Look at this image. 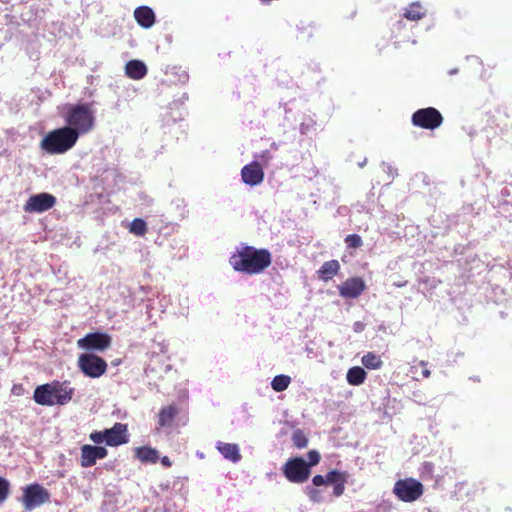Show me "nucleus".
<instances>
[{
    "label": "nucleus",
    "mask_w": 512,
    "mask_h": 512,
    "mask_svg": "<svg viewBox=\"0 0 512 512\" xmlns=\"http://www.w3.org/2000/svg\"><path fill=\"white\" fill-rule=\"evenodd\" d=\"M230 264L236 271L258 274L271 264V255L265 249L244 246L230 257Z\"/></svg>",
    "instance_id": "1"
},
{
    "label": "nucleus",
    "mask_w": 512,
    "mask_h": 512,
    "mask_svg": "<svg viewBox=\"0 0 512 512\" xmlns=\"http://www.w3.org/2000/svg\"><path fill=\"white\" fill-rule=\"evenodd\" d=\"M66 128L73 130L77 138L93 130L95 126V110L92 103L70 104L63 115Z\"/></svg>",
    "instance_id": "2"
},
{
    "label": "nucleus",
    "mask_w": 512,
    "mask_h": 512,
    "mask_svg": "<svg viewBox=\"0 0 512 512\" xmlns=\"http://www.w3.org/2000/svg\"><path fill=\"white\" fill-rule=\"evenodd\" d=\"M74 389L66 382H52L38 386L34 391V401L43 406L65 405L73 396Z\"/></svg>",
    "instance_id": "3"
},
{
    "label": "nucleus",
    "mask_w": 512,
    "mask_h": 512,
    "mask_svg": "<svg viewBox=\"0 0 512 512\" xmlns=\"http://www.w3.org/2000/svg\"><path fill=\"white\" fill-rule=\"evenodd\" d=\"M77 134L65 126L48 132L40 142V148L50 155L64 154L77 143Z\"/></svg>",
    "instance_id": "4"
},
{
    "label": "nucleus",
    "mask_w": 512,
    "mask_h": 512,
    "mask_svg": "<svg viewBox=\"0 0 512 512\" xmlns=\"http://www.w3.org/2000/svg\"><path fill=\"white\" fill-rule=\"evenodd\" d=\"M393 493L403 502H414L423 495L424 487L414 478H405L395 482Z\"/></svg>",
    "instance_id": "5"
},
{
    "label": "nucleus",
    "mask_w": 512,
    "mask_h": 512,
    "mask_svg": "<svg viewBox=\"0 0 512 512\" xmlns=\"http://www.w3.org/2000/svg\"><path fill=\"white\" fill-rule=\"evenodd\" d=\"M443 120L440 111L434 107L418 109L411 116V122L414 126L426 130H434L440 127Z\"/></svg>",
    "instance_id": "6"
},
{
    "label": "nucleus",
    "mask_w": 512,
    "mask_h": 512,
    "mask_svg": "<svg viewBox=\"0 0 512 512\" xmlns=\"http://www.w3.org/2000/svg\"><path fill=\"white\" fill-rule=\"evenodd\" d=\"M50 494L47 489L39 484H31L24 488L22 503L27 511H31L48 502Z\"/></svg>",
    "instance_id": "7"
},
{
    "label": "nucleus",
    "mask_w": 512,
    "mask_h": 512,
    "mask_svg": "<svg viewBox=\"0 0 512 512\" xmlns=\"http://www.w3.org/2000/svg\"><path fill=\"white\" fill-rule=\"evenodd\" d=\"M283 473L290 482L303 483L310 476V465L302 458H293L285 463Z\"/></svg>",
    "instance_id": "8"
},
{
    "label": "nucleus",
    "mask_w": 512,
    "mask_h": 512,
    "mask_svg": "<svg viewBox=\"0 0 512 512\" xmlns=\"http://www.w3.org/2000/svg\"><path fill=\"white\" fill-rule=\"evenodd\" d=\"M78 366L86 376L91 378L102 376L107 369V363L101 357L94 354L80 355Z\"/></svg>",
    "instance_id": "9"
},
{
    "label": "nucleus",
    "mask_w": 512,
    "mask_h": 512,
    "mask_svg": "<svg viewBox=\"0 0 512 512\" xmlns=\"http://www.w3.org/2000/svg\"><path fill=\"white\" fill-rule=\"evenodd\" d=\"M56 203V198L49 193H38L30 196L24 204V211L28 213H43L51 209Z\"/></svg>",
    "instance_id": "10"
},
{
    "label": "nucleus",
    "mask_w": 512,
    "mask_h": 512,
    "mask_svg": "<svg viewBox=\"0 0 512 512\" xmlns=\"http://www.w3.org/2000/svg\"><path fill=\"white\" fill-rule=\"evenodd\" d=\"M312 483L314 486H333V494L338 497L344 492V483L345 477L342 473L338 471H330L325 477L322 475H316L312 479Z\"/></svg>",
    "instance_id": "11"
},
{
    "label": "nucleus",
    "mask_w": 512,
    "mask_h": 512,
    "mask_svg": "<svg viewBox=\"0 0 512 512\" xmlns=\"http://www.w3.org/2000/svg\"><path fill=\"white\" fill-rule=\"evenodd\" d=\"M77 344L78 347L82 349H95L102 351L110 346L111 338L106 333H89L85 337L79 339Z\"/></svg>",
    "instance_id": "12"
},
{
    "label": "nucleus",
    "mask_w": 512,
    "mask_h": 512,
    "mask_svg": "<svg viewBox=\"0 0 512 512\" xmlns=\"http://www.w3.org/2000/svg\"><path fill=\"white\" fill-rule=\"evenodd\" d=\"M242 181L249 186H257L264 180V171L261 164L257 161H253L250 164L245 165L241 169Z\"/></svg>",
    "instance_id": "13"
},
{
    "label": "nucleus",
    "mask_w": 512,
    "mask_h": 512,
    "mask_svg": "<svg viewBox=\"0 0 512 512\" xmlns=\"http://www.w3.org/2000/svg\"><path fill=\"white\" fill-rule=\"evenodd\" d=\"M107 449L101 446L83 445L81 447V466L91 467L97 460L107 456Z\"/></svg>",
    "instance_id": "14"
},
{
    "label": "nucleus",
    "mask_w": 512,
    "mask_h": 512,
    "mask_svg": "<svg viewBox=\"0 0 512 512\" xmlns=\"http://www.w3.org/2000/svg\"><path fill=\"white\" fill-rule=\"evenodd\" d=\"M108 446H119L129 441L127 425L115 423L110 429H105Z\"/></svg>",
    "instance_id": "15"
},
{
    "label": "nucleus",
    "mask_w": 512,
    "mask_h": 512,
    "mask_svg": "<svg viewBox=\"0 0 512 512\" xmlns=\"http://www.w3.org/2000/svg\"><path fill=\"white\" fill-rule=\"evenodd\" d=\"M216 449L226 460L232 463H238L241 460L239 446L235 443L218 441L216 443Z\"/></svg>",
    "instance_id": "16"
},
{
    "label": "nucleus",
    "mask_w": 512,
    "mask_h": 512,
    "mask_svg": "<svg viewBox=\"0 0 512 512\" xmlns=\"http://www.w3.org/2000/svg\"><path fill=\"white\" fill-rule=\"evenodd\" d=\"M134 18L143 28H150L155 23L154 11L148 6L137 7L134 11Z\"/></svg>",
    "instance_id": "17"
},
{
    "label": "nucleus",
    "mask_w": 512,
    "mask_h": 512,
    "mask_svg": "<svg viewBox=\"0 0 512 512\" xmlns=\"http://www.w3.org/2000/svg\"><path fill=\"white\" fill-rule=\"evenodd\" d=\"M126 75L134 80H140L147 74L146 65L140 60H131L125 65Z\"/></svg>",
    "instance_id": "18"
},
{
    "label": "nucleus",
    "mask_w": 512,
    "mask_h": 512,
    "mask_svg": "<svg viewBox=\"0 0 512 512\" xmlns=\"http://www.w3.org/2000/svg\"><path fill=\"white\" fill-rule=\"evenodd\" d=\"M136 457L144 463H156L159 459V454L154 448L140 447L136 449Z\"/></svg>",
    "instance_id": "19"
},
{
    "label": "nucleus",
    "mask_w": 512,
    "mask_h": 512,
    "mask_svg": "<svg viewBox=\"0 0 512 512\" xmlns=\"http://www.w3.org/2000/svg\"><path fill=\"white\" fill-rule=\"evenodd\" d=\"M338 270H339L338 261H336V260L327 261L319 269V271H318L319 277L322 280L327 281V280L331 279L337 273Z\"/></svg>",
    "instance_id": "20"
},
{
    "label": "nucleus",
    "mask_w": 512,
    "mask_h": 512,
    "mask_svg": "<svg viewBox=\"0 0 512 512\" xmlns=\"http://www.w3.org/2000/svg\"><path fill=\"white\" fill-rule=\"evenodd\" d=\"M365 368L370 370H377L383 366V361L379 355L374 352H368L361 359Z\"/></svg>",
    "instance_id": "21"
},
{
    "label": "nucleus",
    "mask_w": 512,
    "mask_h": 512,
    "mask_svg": "<svg viewBox=\"0 0 512 512\" xmlns=\"http://www.w3.org/2000/svg\"><path fill=\"white\" fill-rule=\"evenodd\" d=\"M176 412V408L172 405L164 407L159 413V426L166 427L171 425Z\"/></svg>",
    "instance_id": "22"
},
{
    "label": "nucleus",
    "mask_w": 512,
    "mask_h": 512,
    "mask_svg": "<svg viewBox=\"0 0 512 512\" xmlns=\"http://www.w3.org/2000/svg\"><path fill=\"white\" fill-rule=\"evenodd\" d=\"M291 383V377L288 375L280 374L273 378L271 381V387L276 392H282L286 390Z\"/></svg>",
    "instance_id": "23"
},
{
    "label": "nucleus",
    "mask_w": 512,
    "mask_h": 512,
    "mask_svg": "<svg viewBox=\"0 0 512 512\" xmlns=\"http://www.w3.org/2000/svg\"><path fill=\"white\" fill-rule=\"evenodd\" d=\"M424 15L425 12L419 3H412L404 13L405 18L412 21L420 20Z\"/></svg>",
    "instance_id": "24"
},
{
    "label": "nucleus",
    "mask_w": 512,
    "mask_h": 512,
    "mask_svg": "<svg viewBox=\"0 0 512 512\" xmlns=\"http://www.w3.org/2000/svg\"><path fill=\"white\" fill-rule=\"evenodd\" d=\"M129 231L137 236H143L147 231L146 222L141 218H135L130 223Z\"/></svg>",
    "instance_id": "25"
},
{
    "label": "nucleus",
    "mask_w": 512,
    "mask_h": 512,
    "mask_svg": "<svg viewBox=\"0 0 512 512\" xmlns=\"http://www.w3.org/2000/svg\"><path fill=\"white\" fill-rule=\"evenodd\" d=\"M293 444L297 448H304L307 446L308 440L301 430H296L292 436Z\"/></svg>",
    "instance_id": "26"
},
{
    "label": "nucleus",
    "mask_w": 512,
    "mask_h": 512,
    "mask_svg": "<svg viewBox=\"0 0 512 512\" xmlns=\"http://www.w3.org/2000/svg\"><path fill=\"white\" fill-rule=\"evenodd\" d=\"M367 373L360 366H354V386L362 384L366 379Z\"/></svg>",
    "instance_id": "27"
},
{
    "label": "nucleus",
    "mask_w": 512,
    "mask_h": 512,
    "mask_svg": "<svg viewBox=\"0 0 512 512\" xmlns=\"http://www.w3.org/2000/svg\"><path fill=\"white\" fill-rule=\"evenodd\" d=\"M10 484L9 482L3 478L0 477V504L3 503L9 494Z\"/></svg>",
    "instance_id": "28"
},
{
    "label": "nucleus",
    "mask_w": 512,
    "mask_h": 512,
    "mask_svg": "<svg viewBox=\"0 0 512 512\" xmlns=\"http://www.w3.org/2000/svg\"><path fill=\"white\" fill-rule=\"evenodd\" d=\"M90 440L96 444L106 443L107 444V435L106 430L103 431H94L89 436Z\"/></svg>",
    "instance_id": "29"
},
{
    "label": "nucleus",
    "mask_w": 512,
    "mask_h": 512,
    "mask_svg": "<svg viewBox=\"0 0 512 512\" xmlns=\"http://www.w3.org/2000/svg\"><path fill=\"white\" fill-rule=\"evenodd\" d=\"M307 493L309 495V498L311 501L313 502H322L324 501V497L322 495V491L319 490V489H316V488H310V487H307Z\"/></svg>",
    "instance_id": "30"
},
{
    "label": "nucleus",
    "mask_w": 512,
    "mask_h": 512,
    "mask_svg": "<svg viewBox=\"0 0 512 512\" xmlns=\"http://www.w3.org/2000/svg\"><path fill=\"white\" fill-rule=\"evenodd\" d=\"M365 289L366 285L363 279L354 277V298L358 297Z\"/></svg>",
    "instance_id": "31"
},
{
    "label": "nucleus",
    "mask_w": 512,
    "mask_h": 512,
    "mask_svg": "<svg viewBox=\"0 0 512 512\" xmlns=\"http://www.w3.org/2000/svg\"><path fill=\"white\" fill-rule=\"evenodd\" d=\"M255 157L259 160L258 162L260 164H264V165L268 164L273 158V156L269 150L262 151L261 153L257 154Z\"/></svg>",
    "instance_id": "32"
},
{
    "label": "nucleus",
    "mask_w": 512,
    "mask_h": 512,
    "mask_svg": "<svg viewBox=\"0 0 512 512\" xmlns=\"http://www.w3.org/2000/svg\"><path fill=\"white\" fill-rule=\"evenodd\" d=\"M340 293L344 297H352V281L346 280L344 285L340 288Z\"/></svg>",
    "instance_id": "33"
},
{
    "label": "nucleus",
    "mask_w": 512,
    "mask_h": 512,
    "mask_svg": "<svg viewBox=\"0 0 512 512\" xmlns=\"http://www.w3.org/2000/svg\"><path fill=\"white\" fill-rule=\"evenodd\" d=\"M308 459H309V462H307V464L310 465V467H311L313 465H316L319 462L320 455L317 451L311 450L308 453Z\"/></svg>",
    "instance_id": "34"
},
{
    "label": "nucleus",
    "mask_w": 512,
    "mask_h": 512,
    "mask_svg": "<svg viewBox=\"0 0 512 512\" xmlns=\"http://www.w3.org/2000/svg\"><path fill=\"white\" fill-rule=\"evenodd\" d=\"M362 245V239L360 236L354 234V249Z\"/></svg>",
    "instance_id": "35"
},
{
    "label": "nucleus",
    "mask_w": 512,
    "mask_h": 512,
    "mask_svg": "<svg viewBox=\"0 0 512 512\" xmlns=\"http://www.w3.org/2000/svg\"><path fill=\"white\" fill-rule=\"evenodd\" d=\"M364 329V324L361 323V322H356L354 323V331L355 332H360Z\"/></svg>",
    "instance_id": "36"
},
{
    "label": "nucleus",
    "mask_w": 512,
    "mask_h": 512,
    "mask_svg": "<svg viewBox=\"0 0 512 512\" xmlns=\"http://www.w3.org/2000/svg\"><path fill=\"white\" fill-rule=\"evenodd\" d=\"M161 463L165 467H170L171 466V461H170L169 457H167V456H164V457L161 458Z\"/></svg>",
    "instance_id": "37"
},
{
    "label": "nucleus",
    "mask_w": 512,
    "mask_h": 512,
    "mask_svg": "<svg viewBox=\"0 0 512 512\" xmlns=\"http://www.w3.org/2000/svg\"><path fill=\"white\" fill-rule=\"evenodd\" d=\"M346 379H347V382L352 385V379H353V376H352V368H349L347 373H346Z\"/></svg>",
    "instance_id": "38"
},
{
    "label": "nucleus",
    "mask_w": 512,
    "mask_h": 512,
    "mask_svg": "<svg viewBox=\"0 0 512 512\" xmlns=\"http://www.w3.org/2000/svg\"><path fill=\"white\" fill-rule=\"evenodd\" d=\"M308 128H309V126H308V125H305L304 123H302V124L300 125V132H301L302 134H306V133H307V131H308Z\"/></svg>",
    "instance_id": "39"
},
{
    "label": "nucleus",
    "mask_w": 512,
    "mask_h": 512,
    "mask_svg": "<svg viewBox=\"0 0 512 512\" xmlns=\"http://www.w3.org/2000/svg\"><path fill=\"white\" fill-rule=\"evenodd\" d=\"M345 242L347 244L348 247H351L352 246V234L351 235H347L346 238H345Z\"/></svg>",
    "instance_id": "40"
},
{
    "label": "nucleus",
    "mask_w": 512,
    "mask_h": 512,
    "mask_svg": "<svg viewBox=\"0 0 512 512\" xmlns=\"http://www.w3.org/2000/svg\"><path fill=\"white\" fill-rule=\"evenodd\" d=\"M422 375L424 378H428L431 375V371L427 368H424V370L422 371Z\"/></svg>",
    "instance_id": "41"
},
{
    "label": "nucleus",
    "mask_w": 512,
    "mask_h": 512,
    "mask_svg": "<svg viewBox=\"0 0 512 512\" xmlns=\"http://www.w3.org/2000/svg\"><path fill=\"white\" fill-rule=\"evenodd\" d=\"M262 4H268L270 3L272 0H259Z\"/></svg>",
    "instance_id": "42"
},
{
    "label": "nucleus",
    "mask_w": 512,
    "mask_h": 512,
    "mask_svg": "<svg viewBox=\"0 0 512 512\" xmlns=\"http://www.w3.org/2000/svg\"><path fill=\"white\" fill-rule=\"evenodd\" d=\"M271 147H272L273 149H275V150H277V149H278V146H277V144H276V143H272Z\"/></svg>",
    "instance_id": "43"
},
{
    "label": "nucleus",
    "mask_w": 512,
    "mask_h": 512,
    "mask_svg": "<svg viewBox=\"0 0 512 512\" xmlns=\"http://www.w3.org/2000/svg\"><path fill=\"white\" fill-rule=\"evenodd\" d=\"M420 365H421V366H423V367H425L427 364H426V362H425V361H421V362H420Z\"/></svg>",
    "instance_id": "44"
}]
</instances>
